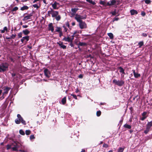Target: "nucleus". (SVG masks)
I'll list each match as a JSON object with an SVG mask.
<instances>
[{"instance_id":"f257e3e1","label":"nucleus","mask_w":152,"mask_h":152,"mask_svg":"<svg viewBox=\"0 0 152 152\" xmlns=\"http://www.w3.org/2000/svg\"><path fill=\"white\" fill-rule=\"evenodd\" d=\"M9 64L7 63H2L0 64V72H3L8 69Z\"/></svg>"},{"instance_id":"f03ea898","label":"nucleus","mask_w":152,"mask_h":152,"mask_svg":"<svg viewBox=\"0 0 152 152\" xmlns=\"http://www.w3.org/2000/svg\"><path fill=\"white\" fill-rule=\"evenodd\" d=\"M87 16L86 15H80L76 14L75 19L78 22H80L82 21V19H85L86 18Z\"/></svg>"},{"instance_id":"7ed1b4c3","label":"nucleus","mask_w":152,"mask_h":152,"mask_svg":"<svg viewBox=\"0 0 152 152\" xmlns=\"http://www.w3.org/2000/svg\"><path fill=\"white\" fill-rule=\"evenodd\" d=\"M113 83L118 86H121L124 84L125 82L124 81L122 80H117L114 79L113 80Z\"/></svg>"},{"instance_id":"20e7f679","label":"nucleus","mask_w":152,"mask_h":152,"mask_svg":"<svg viewBox=\"0 0 152 152\" xmlns=\"http://www.w3.org/2000/svg\"><path fill=\"white\" fill-rule=\"evenodd\" d=\"M49 15H51L53 17H55V18L57 20V12L54 11L52 10L50 11H49L48 12Z\"/></svg>"},{"instance_id":"39448f33","label":"nucleus","mask_w":152,"mask_h":152,"mask_svg":"<svg viewBox=\"0 0 152 152\" xmlns=\"http://www.w3.org/2000/svg\"><path fill=\"white\" fill-rule=\"evenodd\" d=\"M79 23V26L80 28L81 29L86 28V23L83 21L78 22Z\"/></svg>"},{"instance_id":"423d86ee","label":"nucleus","mask_w":152,"mask_h":152,"mask_svg":"<svg viewBox=\"0 0 152 152\" xmlns=\"http://www.w3.org/2000/svg\"><path fill=\"white\" fill-rule=\"evenodd\" d=\"M116 0H111L110 1L108 2L107 3V5L109 6L113 5L116 4Z\"/></svg>"},{"instance_id":"0eeeda50","label":"nucleus","mask_w":152,"mask_h":152,"mask_svg":"<svg viewBox=\"0 0 152 152\" xmlns=\"http://www.w3.org/2000/svg\"><path fill=\"white\" fill-rule=\"evenodd\" d=\"M73 40V38H71L70 37L68 36L67 37H64L63 38V40L66 42H72Z\"/></svg>"},{"instance_id":"6e6552de","label":"nucleus","mask_w":152,"mask_h":152,"mask_svg":"<svg viewBox=\"0 0 152 152\" xmlns=\"http://www.w3.org/2000/svg\"><path fill=\"white\" fill-rule=\"evenodd\" d=\"M44 73L45 76L47 77H49L50 75L49 71L47 69H45L44 70Z\"/></svg>"},{"instance_id":"1a4fd4ad","label":"nucleus","mask_w":152,"mask_h":152,"mask_svg":"<svg viewBox=\"0 0 152 152\" xmlns=\"http://www.w3.org/2000/svg\"><path fill=\"white\" fill-rule=\"evenodd\" d=\"M78 10L77 8H72L71 10L72 13L71 14L72 16H74L75 14L77 11Z\"/></svg>"},{"instance_id":"9d476101","label":"nucleus","mask_w":152,"mask_h":152,"mask_svg":"<svg viewBox=\"0 0 152 152\" xmlns=\"http://www.w3.org/2000/svg\"><path fill=\"white\" fill-rule=\"evenodd\" d=\"M32 15V14H30L27 16H26L24 17V18L23 19V21H26L28 20L31 19Z\"/></svg>"},{"instance_id":"9b49d317","label":"nucleus","mask_w":152,"mask_h":152,"mask_svg":"<svg viewBox=\"0 0 152 152\" xmlns=\"http://www.w3.org/2000/svg\"><path fill=\"white\" fill-rule=\"evenodd\" d=\"M134 76L135 78H137L139 77L140 76V75L137 73L135 72L134 70H132Z\"/></svg>"},{"instance_id":"f8f14e48","label":"nucleus","mask_w":152,"mask_h":152,"mask_svg":"<svg viewBox=\"0 0 152 152\" xmlns=\"http://www.w3.org/2000/svg\"><path fill=\"white\" fill-rule=\"evenodd\" d=\"M29 36H26L23 37L22 39H21V41L22 43L24 42L25 40H26V41L27 42L29 40Z\"/></svg>"},{"instance_id":"ddd939ff","label":"nucleus","mask_w":152,"mask_h":152,"mask_svg":"<svg viewBox=\"0 0 152 152\" xmlns=\"http://www.w3.org/2000/svg\"><path fill=\"white\" fill-rule=\"evenodd\" d=\"M130 12L131 15H137L138 14L137 12L134 10H131L130 11Z\"/></svg>"},{"instance_id":"4468645a","label":"nucleus","mask_w":152,"mask_h":152,"mask_svg":"<svg viewBox=\"0 0 152 152\" xmlns=\"http://www.w3.org/2000/svg\"><path fill=\"white\" fill-rule=\"evenodd\" d=\"M152 126V121L148 122L146 125V128L150 129L151 127Z\"/></svg>"},{"instance_id":"2eb2a0df","label":"nucleus","mask_w":152,"mask_h":152,"mask_svg":"<svg viewBox=\"0 0 152 152\" xmlns=\"http://www.w3.org/2000/svg\"><path fill=\"white\" fill-rule=\"evenodd\" d=\"M48 27L49 30H50L52 32H53L54 31V28L52 23H50Z\"/></svg>"},{"instance_id":"dca6fc26","label":"nucleus","mask_w":152,"mask_h":152,"mask_svg":"<svg viewBox=\"0 0 152 152\" xmlns=\"http://www.w3.org/2000/svg\"><path fill=\"white\" fill-rule=\"evenodd\" d=\"M66 102V97L65 96L61 100V102L60 103L63 104H64Z\"/></svg>"},{"instance_id":"f3484780","label":"nucleus","mask_w":152,"mask_h":152,"mask_svg":"<svg viewBox=\"0 0 152 152\" xmlns=\"http://www.w3.org/2000/svg\"><path fill=\"white\" fill-rule=\"evenodd\" d=\"M58 44L59 45V46H60L61 48L63 49H65L66 48V46L65 45H63L62 43H59L58 42Z\"/></svg>"},{"instance_id":"a211bd4d","label":"nucleus","mask_w":152,"mask_h":152,"mask_svg":"<svg viewBox=\"0 0 152 152\" xmlns=\"http://www.w3.org/2000/svg\"><path fill=\"white\" fill-rule=\"evenodd\" d=\"M118 69H120L119 72L120 73H122L124 75L125 74V73L124 72V70L122 67L121 66H119L118 67Z\"/></svg>"},{"instance_id":"6ab92c4d","label":"nucleus","mask_w":152,"mask_h":152,"mask_svg":"<svg viewBox=\"0 0 152 152\" xmlns=\"http://www.w3.org/2000/svg\"><path fill=\"white\" fill-rule=\"evenodd\" d=\"M78 45L79 46H84L86 45L87 44L85 42H80L78 44Z\"/></svg>"},{"instance_id":"aec40b11","label":"nucleus","mask_w":152,"mask_h":152,"mask_svg":"<svg viewBox=\"0 0 152 152\" xmlns=\"http://www.w3.org/2000/svg\"><path fill=\"white\" fill-rule=\"evenodd\" d=\"M23 33L25 35L28 34L30 33V31H28L27 29L23 31Z\"/></svg>"},{"instance_id":"412c9836","label":"nucleus","mask_w":152,"mask_h":152,"mask_svg":"<svg viewBox=\"0 0 152 152\" xmlns=\"http://www.w3.org/2000/svg\"><path fill=\"white\" fill-rule=\"evenodd\" d=\"M124 127L125 128H128L129 129H131L132 128L131 126V125L126 124L124 125Z\"/></svg>"},{"instance_id":"4be33fe9","label":"nucleus","mask_w":152,"mask_h":152,"mask_svg":"<svg viewBox=\"0 0 152 152\" xmlns=\"http://www.w3.org/2000/svg\"><path fill=\"white\" fill-rule=\"evenodd\" d=\"M138 45H139V48H141V47L142 46L144 45V42L143 41L140 42L138 43Z\"/></svg>"},{"instance_id":"5701e85b","label":"nucleus","mask_w":152,"mask_h":152,"mask_svg":"<svg viewBox=\"0 0 152 152\" xmlns=\"http://www.w3.org/2000/svg\"><path fill=\"white\" fill-rule=\"evenodd\" d=\"M86 1L87 2L94 5H95L96 4L95 2H94V1H93L92 0H86Z\"/></svg>"},{"instance_id":"b1692460","label":"nucleus","mask_w":152,"mask_h":152,"mask_svg":"<svg viewBox=\"0 0 152 152\" xmlns=\"http://www.w3.org/2000/svg\"><path fill=\"white\" fill-rule=\"evenodd\" d=\"M99 4L101 5H105V6H107V4L104 1H102V0H100Z\"/></svg>"},{"instance_id":"393cba45","label":"nucleus","mask_w":152,"mask_h":152,"mask_svg":"<svg viewBox=\"0 0 152 152\" xmlns=\"http://www.w3.org/2000/svg\"><path fill=\"white\" fill-rule=\"evenodd\" d=\"M28 9V7L26 6H24L20 8V10H27Z\"/></svg>"},{"instance_id":"a878e982","label":"nucleus","mask_w":152,"mask_h":152,"mask_svg":"<svg viewBox=\"0 0 152 152\" xmlns=\"http://www.w3.org/2000/svg\"><path fill=\"white\" fill-rule=\"evenodd\" d=\"M110 37L111 39H113V35L112 33H110L107 34Z\"/></svg>"},{"instance_id":"bb28decb","label":"nucleus","mask_w":152,"mask_h":152,"mask_svg":"<svg viewBox=\"0 0 152 152\" xmlns=\"http://www.w3.org/2000/svg\"><path fill=\"white\" fill-rule=\"evenodd\" d=\"M57 5V3L56 2H55L54 4H52V6L53 9H56Z\"/></svg>"},{"instance_id":"cd10ccee","label":"nucleus","mask_w":152,"mask_h":152,"mask_svg":"<svg viewBox=\"0 0 152 152\" xmlns=\"http://www.w3.org/2000/svg\"><path fill=\"white\" fill-rule=\"evenodd\" d=\"M15 122L16 124H19L20 123V119L19 118H17L15 120Z\"/></svg>"},{"instance_id":"c85d7f7f","label":"nucleus","mask_w":152,"mask_h":152,"mask_svg":"<svg viewBox=\"0 0 152 152\" xmlns=\"http://www.w3.org/2000/svg\"><path fill=\"white\" fill-rule=\"evenodd\" d=\"M124 148L120 147L118 149V152H123Z\"/></svg>"},{"instance_id":"c756f323","label":"nucleus","mask_w":152,"mask_h":152,"mask_svg":"<svg viewBox=\"0 0 152 152\" xmlns=\"http://www.w3.org/2000/svg\"><path fill=\"white\" fill-rule=\"evenodd\" d=\"M5 31H7V28L6 27H4L3 29L1 31V32L2 33H4L5 32Z\"/></svg>"},{"instance_id":"7c9ffc66","label":"nucleus","mask_w":152,"mask_h":152,"mask_svg":"<svg viewBox=\"0 0 152 152\" xmlns=\"http://www.w3.org/2000/svg\"><path fill=\"white\" fill-rule=\"evenodd\" d=\"M12 145H13V146H14V147H12V150L14 151H18L17 149V147H15V145L13 144H12Z\"/></svg>"},{"instance_id":"2f4dec72","label":"nucleus","mask_w":152,"mask_h":152,"mask_svg":"<svg viewBox=\"0 0 152 152\" xmlns=\"http://www.w3.org/2000/svg\"><path fill=\"white\" fill-rule=\"evenodd\" d=\"M19 133L22 135H24L25 134L24 132L22 130L20 129L19 131Z\"/></svg>"},{"instance_id":"473e14b6","label":"nucleus","mask_w":152,"mask_h":152,"mask_svg":"<svg viewBox=\"0 0 152 152\" xmlns=\"http://www.w3.org/2000/svg\"><path fill=\"white\" fill-rule=\"evenodd\" d=\"M20 121L22 124L24 125H25L26 124V121L23 119L22 118H21Z\"/></svg>"},{"instance_id":"72a5a7b5","label":"nucleus","mask_w":152,"mask_h":152,"mask_svg":"<svg viewBox=\"0 0 152 152\" xmlns=\"http://www.w3.org/2000/svg\"><path fill=\"white\" fill-rule=\"evenodd\" d=\"M26 134L27 135H29L31 133V131L29 130H26Z\"/></svg>"},{"instance_id":"f704fd0d","label":"nucleus","mask_w":152,"mask_h":152,"mask_svg":"<svg viewBox=\"0 0 152 152\" xmlns=\"http://www.w3.org/2000/svg\"><path fill=\"white\" fill-rule=\"evenodd\" d=\"M149 130H150L149 129L146 128L145 130V131H144V133L145 134H147L148 133V132L149 131Z\"/></svg>"},{"instance_id":"c9c22d12","label":"nucleus","mask_w":152,"mask_h":152,"mask_svg":"<svg viewBox=\"0 0 152 152\" xmlns=\"http://www.w3.org/2000/svg\"><path fill=\"white\" fill-rule=\"evenodd\" d=\"M12 144L11 145H7V149L9 150L10 148H12Z\"/></svg>"},{"instance_id":"e433bc0d","label":"nucleus","mask_w":152,"mask_h":152,"mask_svg":"<svg viewBox=\"0 0 152 152\" xmlns=\"http://www.w3.org/2000/svg\"><path fill=\"white\" fill-rule=\"evenodd\" d=\"M101 114V112L99 110L96 112V115L97 116H99Z\"/></svg>"},{"instance_id":"4c0bfd02","label":"nucleus","mask_w":152,"mask_h":152,"mask_svg":"<svg viewBox=\"0 0 152 152\" xmlns=\"http://www.w3.org/2000/svg\"><path fill=\"white\" fill-rule=\"evenodd\" d=\"M18 8L17 7H14L12 9V12L16 11V10H18Z\"/></svg>"},{"instance_id":"58836bf2","label":"nucleus","mask_w":152,"mask_h":152,"mask_svg":"<svg viewBox=\"0 0 152 152\" xmlns=\"http://www.w3.org/2000/svg\"><path fill=\"white\" fill-rule=\"evenodd\" d=\"M145 2L147 4H149L151 3V1L150 0H145Z\"/></svg>"},{"instance_id":"ea45409f","label":"nucleus","mask_w":152,"mask_h":152,"mask_svg":"<svg viewBox=\"0 0 152 152\" xmlns=\"http://www.w3.org/2000/svg\"><path fill=\"white\" fill-rule=\"evenodd\" d=\"M71 95L73 97L75 98V99H77V98L76 95L74 94H71Z\"/></svg>"},{"instance_id":"a19ab883","label":"nucleus","mask_w":152,"mask_h":152,"mask_svg":"<svg viewBox=\"0 0 152 152\" xmlns=\"http://www.w3.org/2000/svg\"><path fill=\"white\" fill-rule=\"evenodd\" d=\"M147 114V112H144L142 114V116L145 117L146 116V115Z\"/></svg>"},{"instance_id":"79ce46f5","label":"nucleus","mask_w":152,"mask_h":152,"mask_svg":"<svg viewBox=\"0 0 152 152\" xmlns=\"http://www.w3.org/2000/svg\"><path fill=\"white\" fill-rule=\"evenodd\" d=\"M18 36L19 38L21 37H22V33L21 32L19 33L18 34Z\"/></svg>"},{"instance_id":"37998d69","label":"nucleus","mask_w":152,"mask_h":152,"mask_svg":"<svg viewBox=\"0 0 152 152\" xmlns=\"http://www.w3.org/2000/svg\"><path fill=\"white\" fill-rule=\"evenodd\" d=\"M147 117V116H142V117L140 118V120L142 121H144L145 119Z\"/></svg>"},{"instance_id":"c03bdc74","label":"nucleus","mask_w":152,"mask_h":152,"mask_svg":"<svg viewBox=\"0 0 152 152\" xmlns=\"http://www.w3.org/2000/svg\"><path fill=\"white\" fill-rule=\"evenodd\" d=\"M111 13L113 15H115L116 14V12L115 11L112 12H111Z\"/></svg>"},{"instance_id":"a18cd8bd","label":"nucleus","mask_w":152,"mask_h":152,"mask_svg":"<svg viewBox=\"0 0 152 152\" xmlns=\"http://www.w3.org/2000/svg\"><path fill=\"white\" fill-rule=\"evenodd\" d=\"M103 147L107 148L108 147V145L107 144L104 143L103 144Z\"/></svg>"},{"instance_id":"49530a36","label":"nucleus","mask_w":152,"mask_h":152,"mask_svg":"<svg viewBox=\"0 0 152 152\" xmlns=\"http://www.w3.org/2000/svg\"><path fill=\"white\" fill-rule=\"evenodd\" d=\"M14 144L15 145V146L17 147V149L19 147V145L18 144H17V143H15Z\"/></svg>"},{"instance_id":"de8ad7c7","label":"nucleus","mask_w":152,"mask_h":152,"mask_svg":"<svg viewBox=\"0 0 152 152\" xmlns=\"http://www.w3.org/2000/svg\"><path fill=\"white\" fill-rule=\"evenodd\" d=\"M142 36L144 37H145L147 36V34L146 33H143L142 34Z\"/></svg>"},{"instance_id":"09e8293b","label":"nucleus","mask_w":152,"mask_h":152,"mask_svg":"<svg viewBox=\"0 0 152 152\" xmlns=\"http://www.w3.org/2000/svg\"><path fill=\"white\" fill-rule=\"evenodd\" d=\"M30 139L31 140V139H34L35 138V137L34 135H31L30 136Z\"/></svg>"},{"instance_id":"8fccbe9b","label":"nucleus","mask_w":152,"mask_h":152,"mask_svg":"<svg viewBox=\"0 0 152 152\" xmlns=\"http://www.w3.org/2000/svg\"><path fill=\"white\" fill-rule=\"evenodd\" d=\"M16 34H12L10 37L11 39H14L16 37Z\"/></svg>"},{"instance_id":"3c124183","label":"nucleus","mask_w":152,"mask_h":152,"mask_svg":"<svg viewBox=\"0 0 152 152\" xmlns=\"http://www.w3.org/2000/svg\"><path fill=\"white\" fill-rule=\"evenodd\" d=\"M141 15L142 16H144L145 15V12L143 11L141 12Z\"/></svg>"},{"instance_id":"603ef678","label":"nucleus","mask_w":152,"mask_h":152,"mask_svg":"<svg viewBox=\"0 0 152 152\" xmlns=\"http://www.w3.org/2000/svg\"><path fill=\"white\" fill-rule=\"evenodd\" d=\"M17 116L18 118L20 119H21V118H22L21 115L19 114L17 115Z\"/></svg>"},{"instance_id":"864d4df0","label":"nucleus","mask_w":152,"mask_h":152,"mask_svg":"<svg viewBox=\"0 0 152 152\" xmlns=\"http://www.w3.org/2000/svg\"><path fill=\"white\" fill-rule=\"evenodd\" d=\"M119 18H115L113 19V21H117L118 20Z\"/></svg>"},{"instance_id":"5fc2aeb1","label":"nucleus","mask_w":152,"mask_h":152,"mask_svg":"<svg viewBox=\"0 0 152 152\" xmlns=\"http://www.w3.org/2000/svg\"><path fill=\"white\" fill-rule=\"evenodd\" d=\"M33 7L35 8H38L39 7L37 4H34L33 5Z\"/></svg>"},{"instance_id":"6e6d98bb","label":"nucleus","mask_w":152,"mask_h":152,"mask_svg":"<svg viewBox=\"0 0 152 152\" xmlns=\"http://www.w3.org/2000/svg\"><path fill=\"white\" fill-rule=\"evenodd\" d=\"M59 36L60 37H61L62 35V31L61 32H59Z\"/></svg>"},{"instance_id":"4d7b16f0","label":"nucleus","mask_w":152,"mask_h":152,"mask_svg":"<svg viewBox=\"0 0 152 152\" xmlns=\"http://www.w3.org/2000/svg\"><path fill=\"white\" fill-rule=\"evenodd\" d=\"M61 31V28L60 27H58V32H59Z\"/></svg>"},{"instance_id":"13d9d810","label":"nucleus","mask_w":152,"mask_h":152,"mask_svg":"<svg viewBox=\"0 0 152 152\" xmlns=\"http://www.w3.org/2000/svg\"><path fill=\"white\" fill-rule=\"evenodd\" d=\"M63 27L64 28V31L65 32L67 31V29L65 27V26H63Z\"/></svg>"},{"instance_id":"bf43d9fd","label":"nucleus","mask_w":152,"mask_h":152,"mask_svg":"<svg viewBox=\"0 0 152 152\" xmlns=\"http://www.w3.org/2000/svg\"><path fill=\"white\" fill-rule=\"evenodd\" d=\"M76 33V32H75L73 34V35H72V36H71V37H71V38H73V39H74V35Z\"/></svg>"},{"instance_id":"052dcab7","label":"nucleus","mask_w":152,"mask_h":152,"mask_svg":"<svg viewBox=\"0 0 152 152\" xmlns=\"http://www.w3.org/2000/svg\"><path fill=\"white\" fill-rule=\"evenodd\" d=\"M61 19V17L59 15H58V21L59 20Z\"/></svg>"},{"instance_id":"680f3d73","label":"nucleus","mask_w":152,"mask_h":152,"mask_svg":"<svg viewBox=\"0 0 152 152\" xmlns=\"http://www.w3.org/2000/svg\"><path fill=\"white\" fill-rule=\"evenodd\" d=\"M22 27L24 28H27L28 27V26L27 25H23Z\"/></svg>"},{"instance_id":"e2e57ef3","label":"nucleus","mask_w":152,"mask_h":152,"mask_svg":"<svg viewBox=\"0 0 152 152\" xmlns=\"http://www.w3.org/2000/svg\"><path fill=\"white\" fill-rule=\"evenodd\" d=\"M80 78H81L83 77V75L81 74H80V75H79V76H78Z\"/></svg>"},{"instance_id":"0e129e2a","label":"nucleus","mask_w":152,"mask_h":152,"mask_svg":"<svg viewBox=\"0 0 152 152\" xmlns=\"http://www.w3.org/2000/svg\"><path fill=\"white\" fill-rule=\"evenodd\" d=\"M6 39H11V37H6Z\"/></svg>"},{"instance_id":"69168bd1","label":"nucleus","mask_w":152,"mask_h":152,"mask_svg":"<svg viewBox=\"0 0 152 152\" xmlns=\"http://www.w3.org/2000/svg\"><path fill=\"white\" fill-rule=\"evenodd\" d=\"M12 77H13L15 76V73H12Z\"/></svg>"},{"instance_id":"338daca9","label":"nucleus","mask_w":152,"mask_h":152,"mask_svg":"<svg viewBox=\"0 0 152 152\" xmlns=\"http://www.w3.org/2000/svg\"><path fill=\"white\" fill-rule=\"evenodd\" d=\"M71 43L70 44V45L71 47H73V44L72 43V42H71Z\"/></svg>"},{"instance_id":"774afa93","label":"nucleus","mask_w":152,"mask_h":152,"mask_svg":"<svg viewBox=\"0 0 152 152\" xmlns=\"http://www.w3.org/2000/svg\"><path fill=\"white\" fill-rule=\"evenodd\" d=\"M85 151L84 149H82L81 152H85Z\"/></svg>"}]
</instances>
